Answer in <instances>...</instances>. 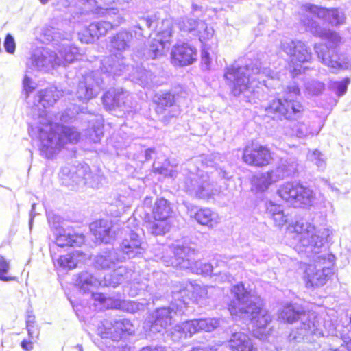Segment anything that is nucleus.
Instances as JSON below:
<instances>
[{
	"mask_svg": "<svg viewBox=\"0 0 351 351\" xmlns=\"http://www.w3.org/2000/svg\"><path fill=\"white\" fill-rule=\"evenodd\" d=\"M230 292L232 297L228 304L230 314L250 319L253 335L258 338H263L271 317L266 309L262 308L261 299L248 291L243 283L234 285Z\"/></svg>",
	"mask_w": 351,
	"mask_h": 351,
	"instance_id": "1",
	"label": "nucleus"
},
{
	"mask_svg": "<svg viewBox=\"0 0 351 351\" xmlns=\"http://www.w3.org/2000/svg\"><path fill=\"white\" fill-rule=\"evenodd\" d=\"M29 133L32 138L39 139L40 151L47 158H52L66 144L75 143L80 138V133L74 128L51 123L46 114L39 116Z\"/></svg>",
	"mask_w": 351,
	"mask_h": 351,
	"instance_id": "2",
	"label": "nucleus"
},
{
	"mask_svg": "<svg viewBox=\"0 0 351 351\" xmlns=\"http://www.w3.org/2000/svg\"><path fill=\"white\" fill-rule=\"evenodd\" d=\"M291 232L295 233L298 243L295 250L306 254H320L324 247V243L331 234L328 228L316 230L315 226L304 219L298 220L290 227Z\"/></svg>",
	"mask_w": 351,
	"mask_h": 351,
	"instance_id": "3",
	"label": "nucleus"
},
{
	"mask_svg": "<svg viewBox=\"0 0 351 351\" xmlns=\"http://www.w3.org/2000/svg\"><path fill=\"white\" fill-rule=\"evenodd\" d=\"M261 63L258 60H247L244 64H235L226 69L224 73V79L227 86L232 88H259V85L252 84L256 81L261 80L263 85L267 87L269 84L263 78V76L269 75L267 69L261 68Z\"/></svg>",
	"mask_w": 351,
	"mask_h": 351,
	"instance_id": "4",
	"label": "nucleus"
},
{
	"mask_svg": "<svg viewBox=\"0 0 351 351\" xmlns=\"http://www.w3.org/2000/svg\"><path fill=\"white\" fill-rule=\"evenodd\" d=\"M278 318L287 323L300 321V334L302 335H314L321 337L324 335V329L330 331L331 325L329 322H323L322 317L315 312H304L291 304L283 306L278 314Z\"/></svg>",
	"mask_w": 351,
	"mask_h": 351,
	"instance_id": "5",
	"label": "nucleus"
},
{
	"mask_svg": "<svg viewBox=\"0 0 351 351\" xmlns=\"http://www.w3.org/2000/svg\"><path fill=\"white\" fill-rule=\"evenodd\" d=\"M58 55L49 49H43L40 53H34L32 58V64L38 71L48 72L60 66L71 63L80 56L76 47H66L62 44L58 49Z\"/></svg>",
	"mask_w": 351,
	"mask_h": 351,
	"instance_id": "6",
	"label": "nucleus"
},
{
	"mask_svg": "<svg viewBox=\"0 0 351 351\" xmlns=\"http://www.w3.org/2000/svg\"><path fill=\"white\" fill-rule=\"evenodd\" d=\"M169 248L174 257L170 261H165L167 265H171L175 267L189 269L197 274L208 275L214 272L215 269L211 264L203 263L195 260L197 252L194 249L180 244H173Z\"/></svg>",
	"mask_w": 351,
	"mask_h": 351,
	"instance_id": "7",
	"label": "nucleus"
},
{
	"mask_svg": "<svg viewBox=\"0 0 351 351\" xmlns=\"http://www.w3.org/2000/svg\"><path fill=\"white\" fill-rule=\"evenodd\" d=\"M280 48L291 58L289 66L293 76L305 71L306 67L302 64L308 62L311 58V49L305 43L285 38L281 40Z\"/></svg>",
	"mask_w": 351,
	"mask_h": 351,
	"instance_id": "8",
	"label": "nucleus"
},
{
	"mask_svg": "<svg viewBox=\"0 0 351 351\" xmlns=\"http://www.w3.org/2000/svg\"><path fill=\"white\" fill-rule=\"evenodd\" d=\"M154 221H148L147 228L154 235H162L171 227V217L173 213L171 204L164 198L156 200L152 208Z\"/></svg>",
	"mask_w": 351,
	"mask_h": 351,
	"instance_id": "9",
	"label": "nucleus"
},
{
	"mask_svg": "<svg viewBox=\"0 0 351 351\" xmlns=\"http://www.w3.org/2000/svg\"><path fill=\"white\" fill-rule=\"evenodd\" d=\"M277 193L280 198L294 207L309 206L315 200V193L311 189L294 182L281 184Z\"/></svg>",
	"mask_w": 351,
	"mask_h": 351,
	"instance_id": "10",
	"label": "nucleus"
},
{
	"mask_svg": "<svg viewBox=\"0 0 351 351\" xmlns=\"http://www.w3.org/2000/svg\"><path fill=\"white\" fill-rule=\"evenodd\" d=\"M299 90L300 89H293L283 99L273 100L266 108L267 113H274L276 117H284L286 119H294L301 117L304 107L295 98L298 95Z\"/></svg>",
	"mask_w": 351,
	"mask_h": 351,
	"instance_id": "11",
	"label": "nucleus"
},
{
	"mask_svg": "<svg viewBox=\"0 0 351 351\" xmlns=\"http://www.w3.org/2000/svg\"><path fill=\"white\" fill-rule=\"evenodd\" d=\"M169 308H160L153 312L152 315V324L150 330L153 332H162L172 324L176 315L184 313L186 308L185 300H174Z\"/></svg>",
	"mask_w": 351,
	"mask_h": 351,
	"instance_id": "12",
	"label": "nucleus"
},
{
	"mask_svg": "<svg viewBox=\"0 0 351 351\" xmlns=\"http://www.w3.org/2000/svg\"><path fill=\"white\" fill-rule=\"evenodd\" d=\"M178 25L180 30L197 37L203 47L210 48L217 43L213 27L204 21L184 19L179 21Z\"/></svg>",
	"mask_w": 351,
	"mask_h": 351,
	"instance_id": "13",
	"label": "nucleus"
},
{
	"mask_svg": "<svg viewBox=\"0 0 351 351\" xmlns=\"http://www.w3.org/2000/svg\"><path fill=\"white\" fill-rule=\"evenodd\" d=\"M184 188L190 195L199 199L210 198L217 192L208 176L201 171L190 173L185 178Z\"/></svg>",
	"mask_w": 351,
	"mask_h": 351,
	"instance_id": "14",
	"label": "nucleus"
},
{
	"mask_svg": "<svg viewBox=\"0 0 351 351\" xmlns=\"http://www.w3.org/2000/svg\"><path fill=\"white\" fill-rule=\"evenodd\" d=\"M334 256L328 253L322 254L316 258V261L325 263L326 260L328 261L329 265H333ZM333 274V269L328 267H321L319 265H309L306 271L304 279L307 287H319L324 285Z\"/></svg>",
	"mask_w": 351,
	"mask_h": 351,
	"instance_id": "15",
	"label": "nucleus"
},
{
	"mask_svg": "<svg viewBox=\"0 0 351 351\" xmlns=\"http://www.w3.org/2000/svg\"><path fill=\"white\" fill-rule=\"evenodd\" d=\"M300 13L302 15L301 19H312V16H317L335 27L344 24L346 19L344 12L339 9H327L311 3L302 5Z\"/></svg>",
	"mask_w": 351,
	"mask_h": 351,
	"instance_id": "16",
	"label": "nucleus"
},
{
	"mask_svg": "<svg viewBox=\"0 0 351 351\" xmlns=\"http://www.w3.org/2000/svg\"><path fill=\"white\" fill-rule=\"evenodd\" d=\"M101 338H109L112 341H119L125 335L134 332V327L128 319L104 320L98 328Z\"/></svg>",
	"mask_w": 351,
	"mask_h": 351,
	"instance_id": "17",
	"label": "nucleus"
},
{
	"mask_svg": "<svg viewBox=\"0 0 351 351\" xmlns=\"http://www.w3.org/2000/svg\"><path fill=\"white\" fill-rule=\"evenodd\" d=\"M173 22L171 19H165L162 21L161 27L154 34L149 48V56L152 58H156L162 56L169 47V39L172 35ZM151 34L150 36H153Z\"/></svg>",
	"mask_w": 351,
	"mask_h": 351,
	"instance_id": "18",
	"label": "nucleus"
},
{
	"mask_svg": "<svg viewBox=\"0 0 351 351\" xmlns=\"http://www.w3.org/2000/svg\"><path fill=\"white\" fill-rule=\"evenodd\" d=\"M213 287L208 288L206 286L193 285L191 282L179 283L174 285L172 295L174 300H185L187 304L186 300L191 298L197 302L204 300L208 297L209 289L213 290Z\"/></svg>",
	"mask_w": 351,
	"mask_h": 351,
	"instance_id": "19",
	"label": "nucleus"
},
{
	"mask_svg": "<svg viewBox=\"0 0 351 351\" xmlns=\"http://www.w3.org/2000/svg\"><path fill=\"white\" fill-rule=\"evenodd\" d=\"M64 23H51L49 25H45L41 29L40 33V40L43 43H52L55 45H58L61 49L62 44H65L66 47H73L69 45L72 31L66 32L64 29Z\"/></svg>",
	"mask_w": 351,
	"mask_h": 351,
	"instance_id": "20",
	"label": "nucleus"
},
{
	"mask_svg": "<svg viewBox=\"0 0 351 351\" xmlns=\"http://www.w3.org/2000/svg\"><path fill=\"white\" fill-rule=\"evenodd\" d=\"M243 160L250 165L261 167L270 162L271 156L267 147L258 144H252L244 149Z\"/></svg>",
	"mask_w": 351,
	"mask_h": 351,
	"instance_id": "21",
	"label": "nucleus"
},
{
	"mask_svg": "<svg viewBox=\"0 0 351 351\" xmlns=\"http://www.w3.org/2000/svg\"><path fill=\"white\" fill-rule=\"evenodd\" d=\"M37 89H24L23 94L28 100V103L31 102L32 97H36L34 100V106H38L40 104L41 106L46 108L49 107L60 98L62 95V90L59 89H40L36 91Z\"/></svg>",
	"mask_w": 351,
	"mask_h": 351,
	"instance_id": "22",
	"label": "nucleus"
},
{
	"mask_svg": "<svg viewBox=\"0 0 351 351\" xmlns=\"http://www.w3.org/2000/svg\"><path fill=\"white\" fill-rule=\"evenodd\" d=\"M197 59L196 49L184 43L174 45L171 52V61L175 66L191 64Z\"/></svg>",
	"mask_w": 351,
	"mask_h": 351,
	"instance_id": "23",
	"label": "nucleus"
},
{
	"mask_svg": "<svg viewBox=\"0 0 351 351\" xmlns=\"http://www.w3.org/2000/svg\"><path fill=\"white\" fill-rule=\"evenodd\" d=\"M184 204L187 209L190 217L194 218L198 223L202 226L213 227L219 222L218 215L210 208H197L195 206L186 202Z\"/></svg>",
	"mask_w": 351,
	"mask_h": 351,
	"instance_id": "24",
	"label": "nucleus"
},
{
	"mask_svg": "<svg viewBox=\"0 0 351 351\" xmlns=\"http://www.w3.org/2000/svg\"><path fill=\"white\" fill-rule=\"evenodd\" d=\"M90 228L95 239L99 243H110L117 234L112 222L106 219H101L92 223Z\"/></svg>",
	"mask_w": 351,
	"mask_h": 351,
	"instance_id": "25",
	"label": "nucleus"
},
{
	"mask_svg": "<svg viewBox=\"0 0 351 351\" xmlns=\"http://www.w3.org/2000/svg\"><path fill=\"white\" fill-rule=\"evenodd\" d=\"M301 21L306 26V30L315 36L327 40L332 45H336L341 42V38L337 32L321 27L313 19H301Z\"/></svg>",
	"mask_w": 351,
	"mask_h": 351,
	"instance_id": "26",
	"label": "nucleus"
},
{
	"mask_svg": "<svg viewBox=\"0 0 351 351\" xmlns=\"http://www.w3.org/2000/svg\"><path fill=\"white\" fill-rule=\"evenodd\" d=\"M88 169L89 167H86L79 169L75 172H71L67 168L62 169L60 176L62 184L67 186H79L86 184L92 185L91 182L89 181L91 177L90 173H86L84 174Z\"/></svg>",
	"mask_w": 351,
	"mask_h": 351,
	"instance_id": "27",
	"label": "nucleus"
},
{
	"mask_svg": "<svg viewBox=\"0 0 351 351\" xmlns=\"http://www.w3.org/2000/svg\"><path fill=\"white\" fill-rule=\"evenodd\" d=\"M112 27L110 22L105 21L92 23L83 33H78L79 38L82 43H91L104 36Z\"/></svg>",
	"mask_w": 351,
	"mask_h": 351,
	"instance_id": "28",
	"label": "nucleus"
},
{
	"mask_svg": "<svg viewBox=\"0 0 351 351\" xmlns=\"http://www.w3.org/2000/svg\"><path fill=\"white\" fill-rule=\"evenodd\" d=\"M314 49L319 59L325 65L331 68H343L344 62L340 58L335 49H329L326 45L315 44Z\"/></svg>",
	"mask_w": 351,
	"mask_h": 351,
	"instance_id": "29",
	"label": "nucleus"
},
{
	"mask_svg": "<svg viewBox=\"0 0 351 351\" xmlns=\"http://www.w3.org/2000/svg\"><path fill=\"white\" fill-rule=\"evenodd\" d=\"M126 69L123 57L119 53L110 55L101 61V71L106 75H121Z\"/></svg>",
	"mask_w": 351,
	"mask_h": 351,
	"instance_id": "30",
	"label": "nucleus"
},
{
	"mask_svg": "<svg viewBox=\"0 0 351 351\" xmlns=\"http://www.w3.org/2000/svg\"><path fill=\"white\" fill-rule=\"evenodd\" d=\"M56 244L60 247L80 245L84 241L82 235L76 234L71 228H56Z\"/></svg>",
	"mask_w": 351,
	"mask_h": 351,
	"instance_id": "31",
	"label": "nucleus"
},
{
	"mask_svg": "<svg viewBox=\"0 0 351 351\" xmlns=\"http://www.w3.org/2000/svg\"><path fill=\"white\" fill-rule=\"evenodd\" d=\"M139 236L134 232H130L128 237L123 241L121 247L124 254L129 258H133L138 254H141L144 251Z\"/></svg>",
	"mask_w": 351,
	"mask_h": 351,
	"instance_id": "32",
	"label": "nucleus"
},
{
	"mask_svg": "<svg viewBox=\"0 0 351 351\" xmlns=\"http://www.w3.org/2000/svg\"><path fill=\"white\" fill-rule=\"evenodd\" d=\"M136 274L125 267H119L112 271V274L104 277L106 285L117 287L124 281H130Z\"/></svg>",
	"mask_w": 351,
	"mask_h": 351,
	"instance_id": "33",
	"label": "nucleus"
},
{
	"mask_svg": "<svg viewBox=\"0 0 351 351\" xmlns=\"http://www.w3.org/2000/svg\"><path fill=\"white\" fill-rule=\"evenodd\" d=\"M198 319H193L176 325L171 332L173 341H178L182 337H191L192 335L200 331Z\"/></svg>",
	"mask_w": 351,
	"mask_h": 351,
	"instance_id": "34",
	"label": "nucleus"
},
{
	"mask_svg": "<svg viewBox=\"0 0 351 351\" xmlns=\"http://www.w3.org/2000/svg\"><path fill=\"white\" fill-rule=\"evenodd\" d=\"M229 348L233 351H256L251 339L242 332H234L229 341Z\"/></svg>",
	"mask_w": 351,
	"mask_h": 351,
	"instance_id": "35",
	"label": "nucleus"
},
{
	"mask_svg": "<svg viewBox=\"0 0 351 351\" xmlns=\"http://www.w3.org/2000/svg\"><path fill=\"white\" fill-rule=\"evenodd\" d=\"M298 168V162L295 158L281 160L279 165L273 171L274 177L278 182L295 174Z\"/></svg>",
	"mask_w": 351,
	"mask_h": 351,
	"instance_id": "36",
	"label": "nucleus"
},
{
	"mask_svg": "<svg viewBox=\"0 0 351 351\" xmlns=\"http://www.w3.org/2000/svg\"><path fill=\"white\" fill-rule=\"evenodd\" d=\"M320 130L321 126H315L314 123L298 122L294 124L290 135L299 138H304L310 136L317 135Z\"/></svg>",
	"mask_w": 351,
	"mask_h": 351,
	"instance_id": "37",
	"label": "nucleus"
},
{
	"mask_svg": "<svg viewBox=\"0 0 351 351\" xmlns=\"http://www.w3.org/2000/svg\"><path fill=\"white\" fill-rule=\"evenodd\" d=\"M122 261L121 258L118 256L117 251L112 250L97 256L95 264L97 267L102 269L114 268L117 263Z\"/></svg>",
	"mask_w": 351,
	"mask_h": 351,
	"instance_id": "38",
	"label": "nucleus"
},
{
	"mask_svg": "<svg viewBox=\"0 0 351 351\" xmlns=\"http://www.w3.org/2000/svg\"><path fill=\"white\" fill-rule=\"evenodd\" d=\"M267 213L273 219L276 226H283L289 220L287 215H285L282 207L273 202H269L266 205Z\"/></svg>",
	"mask_w": 351,
	"mask_h": 351,
	"instance_id": "39",
	"label": "nucleus"
},
{
	"mask_svg": "<svg viewBox=\"0 0 351 351\" xmlns=\"http://www.w3.org/2000/svg\"><path fill=\"white\" fill-rule=\"evenodd\" d=\"M132 35L127 31H120L115 36L111 38L110 47L118 51H123L128 49L130 43L132 40Z\"/></svg>",
	"mask_w": 351,
	"mask_h": 351,
	"instance_id": "40",
	"label": "nucleus"
},
{
	"mask_svg": "<svg viewBox=\"0 0 351 351\" xmlns=\"http://www.w3.org/2000/svg\"><path fill=\"white\" fill-rule=\"evenodd\" d=\"M278 182L276 178L274 177L273 171L261 173L254 177L252 180L253 186L258 191H264L267 190L269 186Z\"/></svg>",
	"mask_w": 351,
	"mask_h": 351,
	"instance_id": "41",
	"label": "nucleus"
},
{
	"mask_svg": "<svg viewBox=\"0 0 351 351\" xmlns=\"http://www.w3.org/2000/svg\"><path fill=\"white\" fill-rule=\"evenodd\" d=\"M99 284V280L87 271L80 273L75 280V285L84 293L91 291L92 288L97 287Z\"/></svg>",
	"mask_w": 351,
	"mask_h": 351,
	"instance_id": "42",
	"label": "nucleus"
},
{
	"mask_svg": "<svg viewBox=\"0 0 351 351\" xmlns=\"http://www.w3.org/2000/svg\"><path fill=\"white\" fill-rule=\"evenodd\" d=\"M79 256L80 252L76 251L71 254L60 256L56 260H55L54 258H53V259L56 266H58L62 269H72L77 266L79 261Z\"/></svg>",
	"mask_w": 351,
	"mask_h": 351,
	"instance_id": "43",
	"label": "nucleus"
},
{
	"mask_svg": "<svg viewBox=\"0 0 351 351\" xmlns=\"http://www.w3.org/2000/svg\"><path fill=\"white\" fill-rule=\"evenodd\" d=\"M153 99L157 104L158 112H162L165 108L173 106L175 102L174 96L168 92L156 94Z\"/></svg>",
	"mask_w": 351,
	"mask_h": 351,
	"instance_id": "44",
	"label": "nucleus"
},
{
	"mask_svg": "<svg viewBox=\"0 0 351 351\" xmlns=\"http://www.w3.org/2000/svg\"><path fill=\"white\" fill-rule=\"evenodd\" d=\"M120 94L116 92V89H109L103 96V103L108 108H112L116 106H120L119 104Z\"/></svg>",
	"mask_w": 351,
	"mask_h": 351,
	"instance_id": "45",
	"label": "nucleus"
},
{
	"mask_svg": "<svg viewBox=\"0 0 351 351\" xmlns=\"http://www.w3.org/2000/svg\"><path fill=\"white\" fill-rule=\"evenodd\" d=\"M10 263L3 256H0V280L5 282L15 280L16 278L8 275Z\"/></svg>",
	"mask_w": 351,
	"mask_h": 351,
	"instance_id": "46",
	"label": "nucleus"
},
{
	"mask_svg": "<svg viewBox=\"0 0 351 351\" xmlns=\"http://www.w3.org/2000/svg\"><path fill=\"white\" fill-rule=\"evenodd\" d=\"M132 203V198L129 196L120 195L114 201V206L117 208L116 215L123 213L130 208Z\"/></svg>",
	"mask_w": 351,
	"mask_h": 351,
	"instance_id": "47",
	"label": "nucleus"
},
{
	"mask_svg": "<svg viewBox=\"0 0 351 351\" xmlns=\"http://www.w3.org/2000/svg\"><path fill=\"white\" fill-rule=\"evenodd\" d=\"M307 158L320 169H324L326 167V158L323 154L317 149L309 152Z\"/></svg>",
	"mask_w": 351,
	"mask_h": 351,
	"instance_id": "48",
	"label": "nucleus"
},
{
	"mask_svg": "<svg viewBox=\"0 0 351 351\" xmlns=\"http://www.w3.org/2000/svg\"><path fill=\"white\" fill-rule=\"evenodd\" d=\"M197 324H199V330L210 332L219 326V319L215 318L199 319Z\"/></svg>",
	"mask_w": 351,
	"mask_h": 351,
	"instance_id": "49",
	"label": "nucleus"
},
{
	"mask_svg": "<svg viewBox=\"0 0 351 351\" xmlns=\"http://www.w3.org/2000/svg\"><path fill=\"white\" fill-rule=\"evenodd\" d=\"M132 280V281L130 282L128 287V294L132 297H135L138 294L140 291L143 290L145 287L146 284L145 282H139L136 278V276H134Z\"/></svg>",
	"mask_w": 351,
	"mask_h": 351,
	"instance_id": "50",
	"label": "nucleus"
},
{
	"mask_svg": "<svg viewBox=\"0 0 351 351\" xmlns=\"http://www.w3.org/2000/svg\"><path fill=\"white\" fill-rule=\"evenodd\" d=\"M88 135L93 142H98L103 136V128L101 124L98 123L97 125H94L92 128L88 130Z\"/></svg>",
	"mask_w": 351,
	"mask_h": 351,
	"instance_id": "51",
	"label": "nucleus"
},
{
	"mask_svg": "<svg viewBox=\"0 0 351 351\" xmlns=\"http://www.w3.org/2000/svg\"><path fill=\"white\" fill-rule=\"evenodd\" d=\"M23 88H36L38 86H41L36 82L33 74L29 71L26 72L23 79Z\"/></svg>",
	"mask_w": 351,
	"mask_h": 351,
	"instance_id": "52",
	"label": "nucleus"
},
{
	"mask_svg": "<svg viewBox=\"0 0 351 351\" xmlns=\"http://www.w3.org/2000/svg\"><path fill=\"white\" fill-rule=\"evenodd\" d=\"M151 76L152 74L149 71L145 69H140L138 71L136 80L141 82V86H145L151 80Z\"/></svg>",
	"mask_w": 351,
	"mask_h": 351,
	"instance_id": "53",
	"label": "nucleus"
},
{
	"mask_svg": "<svg viewBox=\"0 0 351 351\" xmlns=\"http://www.w3.org/2000/svg\"><path fill=\"white\" fill-rule=\"evenodd\" d=\"M93 89H77V95L80 101H86L93 97Z\"/></svg>",
	"mask_w": 351,
	"mask_h": 351,
	"instance_id": "54",
	"label": "nucleus"
},
{
	"mask_svg": "<svg viewBox=\"0 0 351 351\" xmlns=\"http://www.w3.org/2000/svg\"><path fill=\"white\" fill-rule=\"evenodd\" d=\"M4 47L6 51L9 53H13L15 51V42L14 38L10 34H8L5 37L4 41Z\"/></svg>",
	"mask_w": 351,
	"mask_h": 351,
	"instance_id": "55",
	"label": "nucleus"
},
{
	"mask_svg": "<svg viewBox=\"0 0 351 351\" xmlns=\"http://www.w3.org/2000/svg\"><path fill=\"white\" fill-rule=\"evenodd\" d=\"M208 49L204 47L202 51V65L204 69H208L211 63Z\"/></svg>",
	"mask_w": 351,
	"mask_h": 351,
	"instance_id": "56",
	"label": "nucleus"
},
{
	"mask_svg": "<svg viewBox=\"0 0 351 351\" xmlns=\"http://www.w3.org/2000/svg\"><path fill=\"white\" fill-rule=\"evenodd\" d=\"M217 266L228 267L230 269H236L237 267H241V263L235 259H230L227 263L223 261H220Z\"/></svg>",
	"mask_w": 351,
	"mask_h": 351,
	"instance_id": "57",
	"label": "nucleus"
},
{
	"mask_svg": "<svg viewBox=\"0 0 351 351\" xmlns=\"http://www.w3.org/2000/svg\"><path fill=\"white\" fill-rule=\"evenodd\" d=\"M350 84V79L349 77H345L341 81H337L334 82L332 88H347L348 85Z\"/></svg>",
	"mask_w": 351,
	"mask_h": 351,
	"instance_id": "58",
	"label": "nucleus"
},
{
	"mask_svg": "<svg viewBox=\"0 0 351 351\" xmlns=\"http://www.w3.org/2000/svg\"><path fill=\"white\" fill-rule=\"evenodd\" d=\"M123 305L128 306L126 310L128 311H130L132 313H134V312L139 310V304L133 301H130V302H128L127 303L124 302Z\"/></svg>",
	"mask_w": 351,
	"mask_h": 351,
	"instance_id": "59",
	"label": "nucleus"
},
{
	"mask_svg": "<svg viewBox=\"0 0 351 351\" xmlns=\"http://www.w3.org/2000/svg\"><path fill=\"white\" fill-rule=\"evenodd\" d=\"M69 111L70 110H66L60 115V120L61 122L67 123L74 117V114L72 113L70 114Z\"/></svg>",
	"mask_w": 351,
	"mask_h": 351,
	"instance_id": "60",
	"label": "nucleus"
},
{
	"mask_svg": "<svg viewBox=\"0 0 351 351\" xmlns=\"http://www.w3.org/2000/svg\"><path fill=\"white\" fill-rule=\"evenodd\" d=\"M28 335L30 338L33 339L38 335V332L36 328L33 324L26 326Z\"/></svg>",
	"mask_w": 351,
	"mask_h": 351,
	"instance_id": "61",
	"label": "nucleus"
},
{
	"mask_svg": "<svg viewBox=\"0 0 351 351\" xmlns=\"http://www.w3.org/2000/svg\"><path fill=\"white\" fill-rule=\"evenodd\" d=\"M97 75H98V72L95 71V72H93V73L91 75L86 76L85 77L86 86L84 88H88L93 87L94 86V84L90 83V80H91L92 77H95Z\"/></svg>",
	"mask_w": 351,
	"mask_h": 351,
	"instance_id": "62",
	"label": "nucleus"
},
{
	"mask_svg": "<svg viewBox=\"0 0 351 351\" xmlns=\"http://www.w3.org/2000/svg\"><path fill=\"white\" fill-rule=\"evenodd\" d=\"M21 347L25 351H31L33 349V343L30 341L23 340L21 342Z\"/></svg>",
	"mask_w": 351,
	"mask_h": 351,
	"instance_id": "63",
	"label": "nucleus"
},
{
	"mask_svg": "<svg viewBox=\"0 0 351 351\" xmlns=\"http://www.w3.org/2000/svg\"><path fill=\"white\" fill-rule=\"evenodd\" d=\"M140 351H165L162 347L147 346L143 348Z\"/></svg>",
	"mask_w": 351,
	"mask_h": 351,
	"instance_id": "64",
	"label": "nucleus"
}]
</instances>
